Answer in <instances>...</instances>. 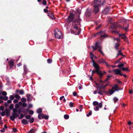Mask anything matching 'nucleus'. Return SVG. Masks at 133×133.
<instances>
[{
  "instance_id": "f257e3e1",
  "label": "nucleus",
  "mask_w": 133,
  "mask_h": 133,
  "mask_svg": "<svg viewBox=\"0 0 133 133\" xmlns=\"http://www.w3.org/2000/svg\"><path fill=\"white\" fill-rule=\"evenodd\" d=\"M81 13V10L79 9L78 10L76 13V17L75 18V19H74L75 18V16L72 13L70 12L68 17L67 22L70 23L72 22L73 23L77 22L78 23V25H80V22L81 21V19L80 18Z\"/></svg>"
},
{
  "instance_id": "f03ea898",
  "label": "nucleus",
  "mask_w": 133,
  "mask_h": 133,
  "mask_svg": "<svg viewBox=\"0 0 133 133\" xmlns=\"http://www.w3.org/2000/svg\"><path fill=\"white\" fill-rule=\"evenodd\" d=\"M94 36V37L99 36V37L101 39V38L104 39L108 36V35L106 34H105L104 31H100L97 32L95 34Z\"/></svg>"
},
{
  "instance_id": "7ed1b4c3",
  "label": "nucleus",
  "mask_w": 133,
  "mask_h": 133,
  "mask_svg": "<svg viewBox=\"0 0 133 133\" xmlns=\"http://www.w3.org/2000/svg\"><path fill=\"white\" fill-rule=\"evenodd\" d=\"M95 47L93 46H92V47L93 49V50H97L98 48V51L99 52L101 53V54L103 55H104V54L102 50V47L101 46L98 42H97L96 43L95 45Z\"/></svg>"
},
{
  "instance_id": "20e7f679",
  "label": "nucleus",
  "mask_w": 133,
  "mask_h": 133,
  "mask_svg": "<svg viewBox=\"0 0 133 133\" xmlns=\"http://www.w3.org/2000/svg\"><path fill=\"white\" fill-rule=\"evenodd\" d=\"M92 73V75H93L94 73H96L98 75L100 78H101L102 77L103 75L105 74L106 72L105 71H104L103 73L102 72V71H99L97 70H94L91 71Z\"/></svg>"
},
{
  "instance_id": "39448f33",
  "label": "nucleus",
  "mask_w": 133,
  "mask_h": 133,
  "mask_svg": "<svg viewBox=\"0 0 133 133\" xmlns=\"http://www.w3.org/2000/svg\"><path fill=\"white\" fill-rule=\"evenodd\" d=\"M55 37L56 38H61L62 37L61 32L57 29L55 30Z\"/></svg>"
},
{
  "instance_id": "423d86ee",
  "label": "nucleus",
  "mask_w": 133,
  "mask_h": 133,
  "mask_svg": "<svg viewBox=\"0 0 133 133\" xmlns=\"http://www.w3.org/2000/svg\"><path fill=\"white\" fill-rule=\"evenodd\" d=\"M104 1L105 0H95L94 4L100 6L103 5L104 2Z\"/></svg>"
},
{
  "instance_id": "0eeeda50",
  "label": "nucleus",
  "mask_w": 133,
  "mask_h": 133,
  "mask_svg": "<svg viewBox=\"0 0 133 133\" xmlns=\"http://www.w3.org/2000/svg\"><path fill=\"white\" fill-rule=\"evenodd\" d=\"M92 62L93 63L92 65L96 70H97L99 71H102L99 70L100 68L98 64L96 63L94 60H93L92 61Z\"/></svg>"
},
{
  "instance_id": "6e6552de",
  "label": "nucleus",
  "mask_w": 133,
  "mask_h": 133,
  "mask_svg": "<svg viewBox=\"0 0 133 133\" xmlns=\"http://www.w3.org/2000/svg\"><path fill=\"white\" fill-rule=\"evenodd\" d=\"M99 6L94 4V8L93 12L95 14H96L99 11Z\"/></svg>"
},
{
  "instance_id": "1a4fd4ad",
  "label": "nucleus",
  "mask_w": 133,
  "mask_h": 133,
  "mask_svg": "<svg viewBox=\"0 0 133 133\" xmlns=\"http://www.w3.org/2000/svg\"><path fill=\"white\" fill-rule=\"evenodd\" d=\"M19 116V115L17 113H12V115L10 116V118L11 120L14 121L15 118Z\"/></svg>"
},
{
  "instance_id": "9d476101",
  "label": "nucleus",
  "mask_w": 133,
  "mask_h": 133,
  "mask_svg": "<svg viewBox=\"0 0 133 133\" xmlns=\"http://www.w3.org/2000/svg\"><path fill=\"white\" fill-rule=\"evenodd\" d=\"M14 65V61L13 60H10L9 61V65L10 67L9 69H11L12 68V67H13Z\"/></svg>"
},
{
  "instance_id": "9b49d317",
  "label": "nucleus",
  "mask_w": 133,
  "mask_h": 133,
  "mask_svg": "<svg viewBox=\"0 0 133 133\" xmlns=\"http://www.w3.org/2000/svg\"><path fill=\"white\" fill-rule=\"evenodd\" d=\"M93 104L94 106L98 105L100 108H101L102 106V102L98 103L97 101H94L93 103Z\"/></svg>"
},
{
  "instance_id": "f8f14e48",
  "label": "nucleus",
  "mask_w": 133,
  "mask_h": 133,
  "mask_svg": "<svg viewBox=\"0 0 133 133\" xmlns=\"http://www.w3.org/2000/svg\"><path fill=\"white\" fill-rule=\"evenodd\" d=\"M113 71L115 75H123V74L121 73V71L119 69L114 70Z\"/></svg>"
},
{
  "instance_id": "ddd939ff",
  "label": "nucleus",
  "mask_w": 133,
  "mask_h": 133,
  "mask_svg": "<svg viewBox=\"0 0 133 133\" xmlns=\"http://www.w3.org/2000/svg\"><path fill=\"white\" fill-rule=\"evenodd\" d=\"M15 93H19L20 95H24V91L23 89L19 90V89H17L16 90Z\"/></svg>"
},
{
  "instance_id": "4468645a",
  "label": "nucleus",
  "mask_w": 133,
  "mask_h": 133,
  "mask_svg": "<svg viewBox=\"0 0 133 133\" xmlns=\"http://www.w3.org/2000/svg\"><path fill=\"white\" fill-rule=\"evenodd\" d=\"M5 114L8 116V110H5L3 112L1 113V115L2 116H4Z\"/></svg>"
},
{
  "instance_id": "2eb2a0df",
  "label": "nucleus",
  "mask_w": 133,
  "mask_h": 133,
  "mask_svg": "<svg viewBox=\"0 0 133 133\" xmlns=\"http://www.w3.org/2000/svg\"><path fill=\"white\" fill-rule=\"evenodd\" d=\"M26 96L28 101H31L32 100V96L31 94H27Z\"/></svg>"
},
{
  "instance_id": "dca6fc26",
  "label": "nucleus",
  "mask_w": 133,
  "mask_h": 133,
  "mask_svg": "<svg viewBox=\"0 0 133 133\" xmlns=\"http://www.w3.org/2000/svg\"><path fill=\"white\" fill-rule=\"evenodd\" d=\"M91 11L88 10H87L85 13V15L87 17H89L91 15Z\"/></svg>"
},
{
  "instance_id": "f3484780",
  "label": "nucleus",
  "mask_w": 133,
  "mask_h": 133,
  "mask_svg": "<svg viewBox=\"0 0 133 133\" xmlns=\"http://www.w3.org/2000/svg\"><path fill=\"white\" fill-rule=\"evenodd\" d=\"M119 36L121 37L122 39H124V40H125L126 38V37L125 36V34H119Z\"/></svg>"
},
{
  "instance_id": "a211bd4d",
  "label": "nucleus",
  "mask_w": 133,
  "mask_h": 133,
  "mask_svg": "<svg viewBox=\"0 0 133 133\" xmlns=\"http://www.w3.org/2000/svg\"><path fill=\"white\" fill-rule=\"evenodd\" d=\"M109 11V9L108 8L105 9L103 11V13L105 14H107Z\"/></svg>"
},
{
  "instance_id": "6ab92c4d",
  "label": "nucleus",
  "mask_w": 133,
  "mask_h": 133,
  "mask_svg": "<svg viewBox=\"0 0 133 133\" xmlns=\"http://www.w3.org/2000/svg\"><path fill=\"white\" fill-rule=\"evenodd\" d=\"M44 115L43 113H41L38 115V118L39 119H41L44 118Z\"/></svg>"
},
{
  "instance_id": "aec40b11",
  "label": "nucleus",
  "mask_w": 133,
  "mask_h": 133,
  "mask_svg": "<svg viewBox=\"0 0 133 133\" xmlns=\"http://www.w3.org/2000/svg\"><path fill=\"white\" fill-rule=\"evenodd\" d=\"M48 16L51 17L52 19H54L55 18V17H54L53 14L51 11V13L50 14H48Z\"/></svg>"
},
{
  "instance_id": "412c9836",
  "label": "nucleus",
  "mask_w": 133,
  "mask_h": 133,
  "mask_svg": "<svg viewBox=\"0 0 133 133\" xmlns=\"http://www.w3.org/2000/svg\"><path fill=\"white\" fill-rule=\"evenodd\" d=\"M22 122L24 125L27 124H28V122L27 120L24 119H23L22 120Z\"/></svg>"
},
{
  "instance_id": "4be33fe9",
  "label": "nucleus",
  "mask_w": 133,
  "mask_h": 133,
  "mask_svg": "<svg viewBox=\"0 0 133 133\" xmlns=\"http://www.w3.org/2000/svg\"><path fill=\"white\" fill-rule=\"evenodd\" d=\"M124 25L126 27L123 28V29L125 31L127 32V31L128 29L129 28V24H127L125 25Z\"/></svg>"
},
{
  "instance_id": "5701e85b",
  "label": "nucleus",
  "mask_w": 133,
  "mask_h": 133,
  "mask_svg": "<svg viewBox=\"0 0 133 133\" xmlns=\"http://www.w3.org/2000/svg\"><path fill=\"white\" fill-rule=\"evenodd\" d=\"M104 89H103L102 90H101L100 91H98V93L99 94H100L102 95H103V93H106V92L104 90Z\"/></svg>"
},
{
  "instance_id": "b1692460",
  "label": "nucleus",
  "mask_w": 133,
  "mask_h": 133,
  "mask_svg": "<svg viewBox=\"0 0 133 133\" xmlns=\"http://www.w3.org/2000/svg\"><path fill=\"white\" fill-rule=\"evenodd\" d=\"M98 81H99L100 83H101V84H100V86L102 88L103 87V83L105 82L104 81H102L101 80H99Z\"/></svg>"
},
{
  "instance_id": "393cba45",
  "label": "nucleus",
  "mask_w": 133,
  "mask_h": 133,
  "mask_svg": "<svg viewBox=\"0 0 133 133\" xmlns=\"http://www.w3.org/2000/svg\"><path fill=\"white\" fill-rule=\"evenodd\" d=\"M124 65L123 63H121L120 64H119L117 66V67H119V68H120L121 69H122V67H123Z\"/></svg>"
},
{
  "instance_id": "a878e982",
  "label": "nucleus",
  "mask_w": 133,
  "mask_h": 133,
  "mask_svg": "<svg viewBox=\"0 0 133 133\" xmlns=\"http://www.w3.org/2000/svg\"><path fill=\"white\" fill-rule=\"evenodd\" d=\"M119 45V44L117 43H116L115 46V48L116 50H117L118 49V47Z\"/></svg>"
},
{
  "instance_id": "bb28decb",
  "label": "nucleus",
  "mask_w": 133,
  "mask_h": 133,
  "mask_svg": "<svg viewBox=\"0 0 133 133\" xmlns=\"http://www.w3.org/2000/svg\"><path fill=\"white\" fill-rule=\"evenodd\" d=\"M98 62L99 63H105V61L103 58L101 59L98 61Z\"/></svg>"
},
{
  "instance_id": "cd10ccee",
  "label": "nucleus",
  "mask_w": 133,
  "mask_h": 133,
  "mask_svg": "<svg viewBox=\"0 0 133 133\" xmlns=\"http://www.w3.org/2000/svg\"><path fill=\"white\" fill-rule=\"evenodd\" d=\"M7 128V125H5L4 127L0 130L1 132H4L5 130V129H6Z\"/></svg>"
},
{
  "instance_id": "c85d7f7f",
  "label": "nucleus",
  "mask_w": 133,
  "mask_h": 133,
  "mask_svg": "<svg viewBox=\"0 0 133 133\" xmlns=\"http://www.w3.org/2000/svg\"><path fill=\"white\" fill-rule=\"evenodd\" d=\"M43 11L44 12L47 13L48 14H50L51 13L50 11H49L46 9H43Z\"/></svg>"
},
{
  "instance_id": "c756f323",
  "label": "nucleus",
  "mask_w": 133,
  "mask_h": 133,
  "mask_svg": "<svg viewBox=\"0 0 133 133\" xmlns=\"http://www.w3.org/2000/svg\"><path fill=\"white\" fill-rule=\"evenodd\" d=\"M121 70H122L123 71H129L130 70H129L128 68H125L123 67H122Z\"/></svg>"
},
{
  "instance_id": "7c9ffc66",
  "label": "nucleus",
  "mask_w": 133,
  "mask_h": 133,
  "mask_svg": "<svg viewBox=\"0 0 133 133\" xmlns=\"http://www.w3.org/2000/svg\"><path fill=\"white\" fill-rule=\"evenodd\" d=\"M118 55H121L123 57H125V56L123 55L122 53L121 52V50H118Z\"/></svg>"
},
{
  "instance_id": "2f4dec72",
  "label": "nucleus",
  "mask_w": 133,
  "mask_h": 133,
  "mask_svg": "<svg viewBox=\"0 0 133 133\" xmlns=\"http://www.w3.org/2000/svg\"><path fill=\"white\" fill-rule=\"evenodd\" d=\"M42 109L41 108H39L37 110V112L38 114H41L42 112Z\"/></svg>"
},
{
  "instance_id": "473e14b6",
  "label": "nucleus",
  "mask_w": 133,
  "mask_h": 133,
  "mask_svg": "<svg viewBox=\"0 0 133 133\" xmlns=\"http://www.w3.org/2000/svg\"><path fill=\"white\" fill-rule=\"evenodd\" d=\"M90 55L91 56L90 58H91V59L92 60V61H93V60H94L93 59V57H95V55H94L93 54V53L92 52H90Z\"/></svg>"
},
{
  "instance_id": "72a5a7b5",
  "label": "nucleus",
  "mask_w": 133,
  "mask_h": 133,
  "mask_svg": "<svg viewBox=\"0 0 133 133\" xmlns=\"http://www.w3.org/2000/svg\"><path fill=\"white\" fill-rule=\"evenodd\" d=\"M118 88V87L117 85H115V86L112 87V89L115 90L116 91H118V90L117 89Z\"/></svg>"
},
{
  "instance_id": "f704fd0d",
  "label": "nucleus",
  "mask_w": 133,
  "mask_h": 133,
  "mask_svg": "<svg viewBox=\"0 0 133 133\" xmlns=\"http://www.w3.org/2000/svg\"><path fill=\"white\" fill-rule=\"evenodd\" d=\"M115 91V90H114L112 89H111L108 92V93H110L111 95Z\"/></svg>"
},
{
  "instance_id": "c9c22d12",
  "label": "nucleus",
  "mask_w": 133,
  "mask_h": 133,
  "mask_svg": "<svg viewBox=\"0 0 133 133\" xmlns=\"http://www.w3.org/2000/svg\"><path fill=\"white\" fill-rule=\"evenodd\" d=\"M64 117L65 119H68L69 118V116L68 115L65 114L64 115Z\"/></svg>"
},
{
  "instance_id": "e433bc0d",
  "label": "nucleus",
  "mask_w": 133,
  "mask_h": 133,
  "mask_svg": "<svg viewBox=\"0 0 133 133\" xmlns=\"http://www.w3.org/2000/svg\"><path fill=\"white\" fill-rule=\"evenodd\" d=\"M112 76H110V75H108L107 76V78L104 81V82H105L107 81L108 80H109V78L110 77H112Z\"/></svg>"
},
{
  "instance_id": "4c0bfd02",
  "label": "nucleus",
  "mask_w": 133,
  "mask_h": 133,
  "mask_svg": "<svg viewBox=\"0 0 133 133\" xmlns=\"http://www.w3.org/2000/svg\"><path fill=\"white\" fill-rule=\"evenodd\" d=\"M30 120H29V122L31 123H32L34 122V119L33 117L32 118H30V119H29Z\"/></svg>"
},
{
  "instance_id": "58836bf2",
  "label": "nucleus",
  "mask_w": 133,
  "mask_h": 133,
  "mask_svg": "<svg viewBox=\"0 0 133 133\" xmlns=\"http://www.w3.org/2000/svg\"><path fill=\"white\" fill-rule=\"evenodd\" d=\"M73 28L74 29H75L76 30H78V32L79 31V30L78 29V26L77 24H75L74 26L73 27Z\"/></svg>"
},
{
  "instance_id": "ea45409f",
  "label": "nucleus",
  "mask_w": 133,
  "mask_h": 133,
  "mask_svg": "<svg viewBox=\"0 0 133 133\" xmlns=\"http://www.w3.org/2000/svg\"><path fill=\"white\" fill-rule=\"evenodd\" d=\"M15 98H17L18 99H20L21 98V97L18 94H17L15 95Z\"/></svg>"
},
{
  "instance_id": "a19ab883",
  "label": "nucleus",
  "mask_w": 133,
  "mask_h": 133,
  "mask_svg": "<svg viewBox=\"0 0 133 133\" xmlns=\"http://www.w3.org/2000/svg\"><path fill=\"white\" fill-rule=\"evenodd\" d=\"M113 100L115 103L118 100V99L116 97H114Z\"/></svg>"
},
{
  "instance_id": "79ce46f5",
  "label": "nucleus",
  "mask_w": 133,
  "mask_h": 133,
  "mask_svg": "<svg viewBox=\"0 0 133 133\" xmlns=\"http://www.w3.org/2000/svg\"><path fill=\"white\" fill-rule=\"evenodd\" d=\"M14 105L13 104H11L9 107V109L11 110H12L14 108Z\"/></svg>"
},
{
  "instance_id": "37998d69",
  "label": "nucleus",
  "mask_w": 133,
  "mask_h": 133,
  "mask_svg": "<svg viewBox=\"0 0 133 133\" xmlns=\"http://www.w3.org/2000/svg\"><path fill=\"white\" fill-rule=\"evenodd\" d=\"M1 93L4 96H6L7 95V93L5 91H1Z\"/></svg>"
},
{
  "instance_id": "c03bdc74",
  "label": "nucleus",
  "mask_w": 133,
  "mask_h": 133,
  "mask_svg": "<svg viewBox=\"0 0 133 133\" xmlns=\"http://www.w3.org/2000/svg\"><path fill=\"white\" fill-rule=\"evenodd\" d=\"M99 107L98 106H96L94 108V110L96 111H98L99 110Z\"/></svg>"
},
{
  "instance_id": "a18cd8bd",
  "label": "nucleus",
  "mask_w": 133,
  "mask_h": 133,
  "mask_svg": "<svg viewBox=\"0 0 133 133\" xmlns=\"http://www.w3.org/2000/svg\"><path fill=\"white\" fill-rule=\"evenodd\" d=\"M24 116L22 114H21L20 116L18 117V118L19 119H22Z\"/></svg>"
},
{
  "instance_id": "49530a36",
  "label": "nucleus",
  "mask_w": 133,
  "mask_h": 133,
  "mask_svg": "<svg viewBox=\"0 0 133 133\" xmlns=\"http://www.w3.org/2000/svg\"><path fill=\"white\" fill-rule=\"evenodd\" d=\"M17 109L16 108H14L12 109V111H13V112L12 113H16L17 112Z\"/></svg>"
},
{
  "instance_id": "de8ad7c7",
  "label": "nucleus",
  "mask_w": 133,
  "mask_h": 133,
  "mask_svg": "<svg viewBox=\"0 0 133 133\" xmlns=\"http://www.w3.org/2000/svg\"><path fill=\"white\" fill-rule=\"evenodd\" d=\"M25 117L26 119H30V118L31 117V116L30 115H28L26 116Z\"/></svg>"
},
{
  "instance_id": "09e8293b",
  "label": "nucleus",
  "mask_w": 133,
  "mask_h": 133,
  "mask_svg": "<svg viewBox=\"0 0 133 133\" xmlns=\"http://www.w3.org/2000/svg\"><path fill=\"white\" fill-rule=\"evenodd\" d=\"M42 4L43 5H46V1L45 0H43L42 1Z\"/></svg>"
},
{
  "instance_id": "8fccbe9b",
  "label": "nucleus",
  "mask_w": 133,
  "mask_h": 133,
  "mask_svg": "<svg viewBox=\"0 0 133 133\" xmlns=\"http://www.w3.org/2000/svg\"><path fill=\"white\" fill-rule=\"evenodd\" d=\"M102 89V88L100 86H99L97 87V89L98 90V91H99Z\"/></svg>"
},
{
  "instance_id": "3c124183",
  "label": "nucleus",
  "mask_w": 133,
  "mask_h": 133,
  "mask_svg": "<svg viewBox=\"0 0 133 133\" xmlns=\"http://www.w3.org/2000/svg\"><path fill=\"white\" fill-rule=\"evenodd\" d=\"M92 114V111H90V112L88 113V114H87L86 115L88 117H89L90 115H91Z\"/></svg>"
},
{
  "instance_id": "603ef678",
  "label": "nucleus",
  "mask_w": 133,
  "mask_h": 133,
  "mask_svg": "<svg viewBox=\"0 0 133 133\" xmlns=\"http://www.w3.org/2000/svg\"><path fill=\"white\" fill-rule=\"evenodd\" d=\"M78 88L79 89L81 90L82 89V85L80 84H79L78 85Z\"/></svg>"
},
{
  "instance_id": "864d4df0",
  "label": "nucleus",
  "mask_w": 133,
  "mask_h": 133,
  "mask_svg": "<svg viewBox=\"0 0 133 133\" xmlns=\"http://www.w3.org/2000/svg\"><path fill=\"white\" fill-rule=\"evenodd\" d=\"M15 97L13 95H11L10 98L11 100H13L14 98Z\"/></svg>"
},
{
  "instance_id": "5fc2aeb1",
  "label": "nucleus",
  "mask_w": 133,
  "mask_h": 133,
  "mask_svg": "<svg viewBox=\"0 0 133 133\" xmlns=\"http://www.w3.org/2000/svg\"><path fill=\"white\" fill-rule=\"evenodd\" d=\"M44 118L45 119H48L49 118V116L48 115H44Z\"/></svg>"
},
{
  "instance_id": "6e6d98bb",
  "label": "nucleus",
  "mask_w": 133,
  "mask_h": 133,
  "mask_svg": "<svg viewBox=\"0 0 133 133\" xmlns=\"http://www.w3.org/2000/svg\"><path fill=\"white\" fill-rule=\"evenodd\" d=\"M52 62V60L51 59H48L47 60V62L49 63H50Z\"/></svg>"
},
{
  "instance_id": "4d7b16f0",
  "label": "nucleus",
  "mask_w": 133,
  "mask_h": 133,
  "mask_svg": "<svg viewBox=\"0 0 133 133\" xmlns=\"http://www.w3.org/2000/svg\"><path fill=\"white\" fill-rule=\"evenodd\" d=\"M34 111L32 110H30L29 111V114L31 115H32L34 114Z\"/></svg>"
},
{
  "instance_id": "13d9d810",
  "label": "nucleus",
  "mask_w": 133,
  "mask_h": 133,
  "mask_svg": "<svg viewBox=\"0 0 133 133\" xmlns=\"http://www.w3.org/2000/svg\"><path fill=\"white\" fill-rule=\"evenodd\" d=\"M4 104L5 105V106L7 107L8 105V101L6 102H5L4 103Z\"/></svg>"
},
{
  "instance_id": "bf43d9fd",
  "label": "nucleus",
  "mask_w": 133,
  "mask_h": 133,
  "mask_svg": "<svg viewBox=\"0 0 133 133\" xmlns=\"http://www.w3.org/2000/svg\"><path fill=\"white\" fill-rule=\"evenodd\" d=\"M19 107V105L18 104H16L15 105V107L16 109H18Z\"/></svg>"
},
{
  "instance_id": "052dcab7",
  "label": "nucleus",
  "mask_w": 133,
  "mask_h": 133,
  "mask_svg": "<svg viewBox=\"0 0 133 133\" xmlns=\"http://www.w3.org/2000/svg\"><path fill=\"white\" fill-rule=\"evenodd\" d=\"M123 57H122L121 58H119L117 61H116V62L117 63H119L120 62V60L123 58Z\"/></svg>"
},
{
  "instance_id": "680f3d73",
  "label": "nucleus",
  "mask_w": 133,
  "mask_h": 133,
  "mask_svg": "<svg viewBox=\"0 0 133 133\" xmlns=\"http://www.w3.org/2000/svg\"><path fill=\"white\" fill-rule=\"evenodd\" d=\"M34 131L33 129H31L28 133H34Z\"/></svg>"
},
{
  "instance_id": "e2e57ef3",
  "label": "nucleus",
  "mask_w": 133,
  "mask_h": 133,
  "mask_svg": "<svg viewBox=\"0 0 133 133\" xmlns=\"http://www.w3.org/2000/svg\"><path fill=\"white\" fill-rule=\"evenodd\" d=\"M21 100V101L23 102H25L26 101V99L25 98H22Z\"/></svg>"
},
{
  "instance_id": "0e129e2a",
  "label": "nucleus",
  "mask_w": 133,
  "mask_h": 133,
  "mask_svg": "<svg viewBox=\"0 0 133 133\" xmlns=\"http://www.w3.org/2000/svg\"><path fill=\"white\" fill-rule=\"evenodd\" d=\"M114 40H116L117 41L119 42H120V38H114Z\"/></svg>"
},
{
  "instance_id": "69168bd1",
  "label": "nucleus",
  "mask_w": 133,
  "mask_h": 133,
  "mask_svg": "<svg viewBox=\"0 0 133 133\" xmlns=\"http://www.w3.org/2000/svg\"><path fill=\"white\" fill-rule=\"evenodd\" d=\"M22 105V106L24 107H26L27 105V104L25 103H23Z\"/></svg>"
},
{
  "instance_id": "338daca9",
  "label": "nucleus",
  "mask_w": 133,
  "mask_h": 133,
  "mask_svg": "<svg viewBox=\"0 0 133 133\" xmlns=\"http://www.w3.org/2000/svg\"><path fill=\"white\" fill-rule=\"evenodd\" d=\"M73 95L74 96H76L77 95V93L75 91L73 93Z\"/></svg>"
},
{
  "instance_id": "774afa93",
  "label": "nucleus",
  "mask_w": 133,
  "mask_h": 133,
  "mask_svg": "<svg viewBox=\"0 0 133 133\" xmlns=\"http://www.w3.org/2000/svg\"><path fill=\"white\" fill-rule=\"evenodd\" d=\"M69 105L71 107H72L73 105V103L72 102L70 103Z\"/></svg>"
}]
</instances>
